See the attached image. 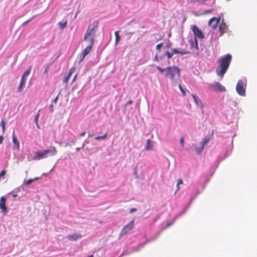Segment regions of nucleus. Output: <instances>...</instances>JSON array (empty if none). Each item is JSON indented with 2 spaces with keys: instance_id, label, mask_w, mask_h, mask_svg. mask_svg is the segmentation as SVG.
<instances>
[{
  "instance_id": "1",
  "label": "nucleus",
  "mask_w": 257,
  "mask_h": 257,
  "mask_svg": "<svg viewBox=\"0 0 257 257\" xmlns=\"http://www.w3.org/2000/svg\"><path fill=\"white\" fill-rule=\"evenodd\" d=\"M94 27L90 28L89 27L84 36V42L85 43L86 47L83 51L82 55L80 58V61H82L85 56L90 52L94 44Z\"/></svg>"
},
{
  "instance_id": "2",
  "label": "nucleus",
  "mask_w": 257,
  "mask_h": 257,
  "mask_svg": "<svg viewBox=\"0 0 257 257\" xmlns=\"http://www.w3.org/2000/svg\"><path fill=\"white\" fill-rule=\"evenodd\" d=\"M231 59V55L230 54H227L221 57L218 61V67L216 69V73L218 76L221 78L223 77L229 68Z\"/></svg>"
},
{
  "instance_id": "3",
  "label": "nucleus",
  "mask_w": 257,
  "mask_h": 257,
  "mask_svg": "<svg viewBox=\"0 0 257 257\" xmlns=\"http://www.w3.org/2000/svg\"><path fill=\"white\" fill-rule=\"evenodd\" d=\"M176 75H180V69L177 66H173L167 67L166 76H169L172 80H174Z\"/></svg>"
},
{
  "instance_id": "4",
  "label": "nucleus",
  "mask_w": 257,
  "mask_h": 257,
  "mask_svg": "<svg viewBox=\"0 0 257 257\" xmlns=\"http://www.w3.org/2000/svg\"><path fill=\"white\" fill-rule=\"evenodd\" d=\"M171 51V52L167 51L165 53V55L167 56V57L168 59H171L174 54H179L180 55H185V54L189 53V51H188L185 49H183L181 51H179L177 49L174 48V49H172Z\"/></svg>"
},
{
  "instance_id": "5",
  "label": "nucleus",
  "mask_w": 257,
  "mask_h": 257,
  "mask_svg": "<svg viewBox=\"0 0 257 257\" xmlns=\"http://www.w3.org/2000/svg\"><path fill=\"white\" fill-rule=\"evenodd\" d=\"M135 220H132L128 224L125 225L121 230L120 235L121 236L127 234L134 227Z\"/></svg>"
},
{
  "instance_id": "6",
  "label": "nucleus",
  "mask_w": 257,
  "mask_h": 257,
  "mask_svg": "<svg viewBox=\"0 0 257 257\" xmlns=\"http://www.w3.org/2000/svg\"><path fill=\"white\" fill-rule=\"evenodd\" d=\"M237 92L241 96L245 95V90L243 87V82L241 80H239L236 86Z\"/></svg>"
},
{
  "instance_id": "7",
  "label": "nucleus",
  "mask_w": 257,
  "mask_h": 257,
  "mask_svg": "<svg viewBox=\"0 0 257 257\" xmlns=\"http://www.w3.org/2000/svg\"><path fill=\"white\" fill-rule=\"evenodd\" d=\"M192 30L195 36V38L196 39V38H198L199 39H203L204 38V35L202 32L196 25L193 26Z\"/></svg>"
},
{
  "instance_id": "8",
  "label": "nucleus",
  "mask_w": 257,
  "mask_h": 257,
  "mask_svg": "<svg viewBox=\"0 0 257 257\" xmlns=\"http://www.w3.org/2000/svg\"><path fill=\"white\" fill-rule=\"evenodd\" d=\"M0 208L2 209V213L4 214L7 213L6 199L4 196H2L0 198Z\"/></svg>"
},
{
  "instance_id": "9",
  "label": "nucleus",
  "mask_w": 257,
  "mask_h": 257,
  "mask_svg": "<svg viewBox=\"0 0 257 257\" xmlns=\"http://www.w3.org/2000/svg\"><path fill=\"white\" fill-rule=\"evenodd\" d=\"M214 90H218L219 91H225V88L222 86L220 83L218 82H215L214 84H211L210 86Z\"/></svg>"
},
{
  "instance_id": "10",
  "label": "nucleus",
  "mask_w": 257,
  "mask_h": 257,
  "mask_svg": "<svg viewBox=\"0 0 257 257\" xmlns=\"http://www.w3.org/2000/svg\"><path fill=\"white\" fill-rule=\"evenodd\" d=\"M219 21V18L213 17L210 19L208 24L213 29H215Z\"/></svg>"
},
{
  "instance_id": "11",
  "label": "nucleus",
  "mask_w": 257,
  "mask_h": 257,
  "mask_svg": "<svg viewBox=\"0 0 257 257\" xmlns=\"http://www.w3.org/2000/svg\"><path fill=\"white\" fill-rule=\"evenodd\" d=\"M48 157V155L46 154L44 151L41 152H37L34 156V159L41 160Z\"/></svg>"
},
{
  "instance_id": "12",
  "label": "nucleus",
  "mask_w": 257,
  "mask_h": 257,
  "mask_svg": "<svg viewBox=\"0 0 257 257\" xmlns=\"http://www.w3.org/2000/svg\"><path fill=\"white\" fill-rule=\"evenodd\" d=\"M44 151L48 155V157L55 156L57 153V149L55 147H51L50 149L46 150Z\"/></svg>"
},
{
  "instance_id": "13",
  "label": "nucleus",
  "mask_w": 257,
  "mask_h": 257,
  "mask_svg": "<svg viewBox=\"0 0 257 257\" xmlns=\"http://www.w3.org/2000/svg\"><path fill=\"white\" fill-rule=\"evenodd\" d=\"M210 141V138L208 137H206L204 138V139L203 140V141L201 142V147L199 150H198V149H196L198 151V153H200L202 152V151L203 150L204 147L205 145L209 142Z\"/></svg>"
},
{
  "instance_id": "14",
  "label": "nucleus",
  "mask_w": 257,
  "mask_h": 257,
  "mask_svg": "<svg viewBox=\"0 0 257 257\" xmlns=\"http://www.w3.org/2000/svg\"><path fill=\"white\" fill-rule=\"evenodd\" d=\"M12 137H13V142L14 144V148H15L18 150H19V148H20V144L17 139V137L15 136L14 131H13Z\"/></svg>"
},
{
  "instance_id": "15",
  "label": "nucleus",
  "mask_w": 257,
  "mask_h": 257,
  "mask_svg": "<svg viewBox=\"0 0 257 257\" xmlns=\"http://www.w3.org/2000/svg\"><path fill=\"white\" fill-rule=\"evenodd\" d=\"M219 29L221 33V35H222L226 32L227 29V26L225 23L222 21L219 27Z\"/></svg>"
},
{
  "instance_id": "16",
  "label": "nucleus",
  "mask_w": 257,
  "mask_h": 257,
  "mask_svg": "<svg viewBox=\"0 0 257 257\" xmlns=\"http://www.w3.org/2000/svg\"><path fill=\"white\" fill-rule=\"evenodd\" d=\"M189 43L190 44L191 47L192 48H196L197 50H198V41L196 38L194 40L190 39L189 40Z\"/></svg>"
},
{
  "instance_id": "17",
  "label": "nucleus",
  "mask_w": 257,
  "mask_h": 257,
  "mask_svg": "<svg viewBox=\"0 0 257 257\" xmlns=\"http://www.w3.org/2000/svg\"><path fill=\"white\" fill-rule=\"evenodd\" d=\"M81 237V235L78 233H75L68 236V238L70 240H76Z\"/></svg>"
},
{
  "instance_id": "18",
  "label": "nucleus",
  "mask_w": 257,
  "mask_h": 257,
  "mask_svg": "<svg viewBox=\"0 0 257 257\" xmlns=\"http://www.w3.org/2000/svg\"><path fill=\"white\" fill-rule=\"evenodd\" d=\"M192 97L196 102V104L198 106L202 107V103L201 102V101L199 99V98L198 97V96L196 95L193 94Z\"/></svg>"
},
{
  "instance_id": "19",
  "label": "nucleus",
  "mask_w": 257,
  "mask_h": 257,
  "mask_svg": "<svg viewBox=\"0 0 257 257\" xmlns=\"http://www.w3.org/2000/svg\"><path fill=\"white\" fill-rule=\"evenodd\" d=\"M153 145L152 144L150 140H148L147 141V144L145 147V149L147 151L151 150L153 149Z\"/></svg>"
},
{
  "instance_id": "20",
  "label": "nucleus",
  "mask_w": 257,
  "mask_h": 257,
  "mask_svg": "<svg viewBox=\"0 0 257 257\" xmlns=\"http://www.w3.org/2000/svg\"><path fill=\"white\" fill-rule=\"evenodd\" d=\"M25 83L26 82H23V81H20L19 87L18 88V90L19 92H21L23 90V89L24 87Z\"/></svg>"
},
{
  "instance_id": "21",
  "label": "nucleus",
  "mask_w": 257,
  "mask_h": 257,
  "mask_svg": "<svg viewBox=\"0 0 257 257\" xmlns=\"http://www.w3.org/2000/svg\"><path fill=\"white\" fill-rule=\"evenodd\" d=\"M119 31H115L114 33L115 37V44H117V43L120 41V36L119 35Z\"/></svg>"
},
{
  "instance_id": "22",
  "label": "nucleus",
  "mask_w": 257,
  "mask_h": 257,
  "mask_svg": "<svg viewBox=\"0 0 257 257\" xmlns=\"http://www.w3.org/2000/svg\"><path fill=\"white\" fill-rule=\"evenodd\" d=\"M58 25L60 26V28L61 29H63L66 27L67 25V21L64 22H59Z\"/></svg>"
},
{
  "instance_id": "23",
  "label": "nucleus",
  "mask_w": 257,
  "mask_h": 257,
  "mask_svg": "<svg viewBox=\"0 0 257 257\" xmlns=\"http://www.w3.org/2000/svg\"><path fill=\"white\" fill-rule=\"evenodd\" d=\"M5 124H6L5 120L4 119H2L1 121L0 122V125L2 127L3 133H4L5 131Z\"/></svg>"
},
{
  "instance_id": "24",
  "label": "nucleus",
  "mask_w": 257,
  "mask_h": 257,
  "mask_svg": "<svg viewBox=\"0 0 257 257\" xmlns=\"http://www.w3.org/2000/svg\"><path fill=\"white\" fill-rule=\"evenodd\" d=\"M31 69H32V66L29 67V68L26 71H25V72L24 73L23 75L26 77L27 76H28L30 73Z\"/></svg>"
},
{
  "instance_id": "25",
  "label": "nucleus",
  "mask_w": 257,
  "mask_h": 257,
  "mask_svg": "<svg viewBox=\"0 0 257 257\" xmlns=\"http://www.w3.org/2000/svg\"><path fill=\"white\" fill-rule=\"evenodd\" d=\"M70 77V74H67V75H65L63 78V82L64 83H67Z\"/></svg>"
},
{
  "instance_id": "26",
  "label": "nucleus",
  "mask_w": 257,
  "mask_h": 257,
  "mask_svg": "<svg viewBox=\"0 0 257 257\" xmlns=\"http://www.w3.org/2000/svg\"><path fill=\"white\" fill-rule=\"evenodd\" d=\"M156 69L159 71L160 73H163L165 71H167V67L165 68H162L159 66H156Z\"/></svg>"
},
{
  "instance_id": "27",
  "label": "nucleus",
  "mask_w": 257,
  "mask_h": 257,
  "mask_svg": "<svg viewBox=\"0 0 257 257\" xmlns=\"http://www.w3.org/2000/svg\"><path fill=\"white\" fill-rule=\"evenodd\" d=\"M183 183V181L181 179H179L178 180V182H177V190H178L180 189V187H179V185L180 184H182Z\"/></svg>"
},
{
  "instance_id": "28",
  "label": "nucleus",
  "mask_w": 257,
  "mask_h": 257,
  "mask_svg": "<svg viewBox=\"0 0 257 257\" xmlns=\"http://www.w3.org/2000/svg\"><path fill=\"white\" fill-rule=\"evenodd\" d=\"M163 43H160V44L157 45V46H156V49L158 51H160V50L161 49V48L163 46Z\"/></svg>"
},
{
  "instance_id": "29",
  "label": "nucleus",
  "mask_w": 257,
  "mask_h": 257,
  "mask_svg": "<svg viewBox=\"0 0 257 257\" xmlns=\"http://www.w3.org/2000/svg\"><path fill=\"white\" fill-rule=\"evenodd\" d=\"M38 178H35L34 179V180H36ZM34 180V179H28L25 183L26 185H29Z\"/></svg>"
},
{
  "instance_id": "30",
  "label": "nucleus",
  "mask_w": 257,
  "mask_h": 257,
  "mask_svg": "<svg viewBox=\"0 0 257 257\" xmlns=\"http://www.w3.org/2000/svg\"><path fill=\"white\" fill-rule=\"evenodd\" d=\"M179 88L180 90H181V91L182 92V93H183V95H186V92L184 90V89H183V88H182V87L181 84L179 85Z\"/></svg>"
},
{
  "instance_id": "31",
  "label": "nucleus",
  "mask_w": 257,
  "mask_h": 257,
  "mask_svg": "<svg viewBox=\"0 0 257 257\" xmlns=\"http://www.w3.org/2000/svg\"><path fill=\"white\" fill-rule=\"evenodd\" d=\"M39 116V113H37V114L35 116V123L37 125V127H38V128H39V126L38 124V119Z\"/></svg>"
},
{
  "instance_id": "32",
  "label": "nucleus",
  "mask_w": 257,
  "mask_h": 257,
  "mask_svg": "<svg viewBox=\"0 0 257 257\" xmlns=\"http://www.w3.org/2000/svg\"><path fill=\"white\" fill-rule=\"evenodd\" d=\"M106 135H107V133H105V134L102 136H97V140L103 139L105 138Z\"/></svg>"
},
{
  "instance_id": "33",
  "label": "nucleus",
  "mask_w": 257,
  "mask_h": 257,
  "mask_svg": "<svg viewBox=\"0 0 257 257\" xmlns=\"http://www.w3.org/2000/svg\"><path fill=\"white\" fill-rule=\"evenodd\" d=\"M184 139L183 137H181L180 139V142L181 144L182 147H184Z\"/></svg>"
},
{
  "instance_id": "34",
  "label": "nucleus",
  "mask_w": 257,
  "mask_h": 257,
  "mask_svg": "<svg viewBox=\"0 0 257 257\" xmlns=\"http://www.w3.org/2000/svg\"><path fill=\"white\" fill-rule=\"evenodd\" d=\"M74 70V68H71L69 69V72L68 73V74H70V76H71V75L72 74L73 71Z\"/></svg>"
},
{
  "instance_id": "35",
  "label": "nucleus",
  "mask_w": 257,
  "mask_h": 257,
  "mask_svg": "<svg viewBox=\"0 0 257 257\" xmlns=\"http://www.w3.org/2000/svg\"><path fill=\"white\" fill-rule=\"evenodd\" d=\"M5 174H6V170H2L0 173V177L4 176Z\"/></svg>"
},
{
  "instance_id": "36",
  "label": "nucleus",
  "mask_w": 257,
  "mask_h": 257,
  "mask_svg": "<svg viewBox=\"0 0 257 257\" xmlns=\"http://www.w3.org/2000/svg\"><path fill=\"white\" fill-rule=\"evenodd\" d=\"M26 76H25V75H24L23 74L20 81H23V82H26Z\"/></svg>"
},
{
  "instance_id": "37",
  "label": "nucleus",
  "mask_w": 257,
  "mask_h": 257,
  "mask_svg": "<svg viewBox=\"0 0 257 257\" xmlns=\"http://www.w3.org/2000/svg\"><path fill=\"white\" fill-rule=\"evenodd\" d=\"M137 210V209L136 208H132L130 209V213H133L135 211H136Z\"/></svg>"
},
{
  "instance_id": "38",
  "label": "nucleus",
  "mask_w": 257,
  "mask_h": 257,
  "mask_svg": "<svg viewBox=\"0 0 257 257\" xmlns=\"http://www.w3.org/2000/svg\"><path fill=\"white\" fill-rule=\"evenodd\" d=\"M58 99V95H57V96H56V97L53 99V102L55 103H56Z\"/></svg>"
},
{
  "instance_id": "39",
  "label": "nucleus",
  "mask_w": 257,
  "mask_h": 257,
  "mask_svg": "<svg viewBox=\"0 0 257 257\" xmlns=\"http://www.w3.org/2000/svg\"><path fill=\"white\" fill-rule=\"evenodd\" d=\"M133 103V101L131 100H128L126 103L125 105H130Z\"/></svg>"
},
{
  "instance_id": "40",
  "label": "nucleus",
  "mask_w": 257,
  "mask_h": 257,
  "mask_svg": "<svg viewBox=\"0 0 257 257\" xmlns=\"http://www.w3.org/2000/svg\"><path fill=\"white\" fill-rule=\"evenodd\" d=\"M3 140H4L3 137L2 136H0V144L3 143Z\"/></svg>"
},
{
  "instance_id": "41",
  "label": "nucleus",
  "mask_w": 257,
  "mask_h": 257,
  "mask_svg": "<svg viewBox=\"0 0 257 257\" xmlns=\"http://www.w3.org/2000/svg\"><path fill=\"white\" fill-rule=\"evenodd\" d=\"M172 46V44L171 43H169L168 44L166 45V47L168 48H169L171 47Z\"/></svg>"
},
{
  "instance_id": "42",
  "label": "nucleus",
  "mask_w": 257,
  "mask_h": 257,
  "mask_svg": "<svg viewBox=\"0 0 257 257\" xmlns=\"http://www.w3.org/2000/svg\"><path fill=\"white\" fill-rule=\"evenodd\" d=\"M30 20H31V19H29V20H27V21H26L25 22H24V23H23V25H26V24L27 23H28Z\"/></svg>"
},
{
  "instance_id": "43",
  "label": "nucleus",
  "mask_w": 257,
  "mask_h": 257,
  "mask_svg": "<svg viewBox=\"0 0 257 257\" xmlns=\"http://www.w3.org/2000/svg\"><path fill=\"white\" fill-rule=\"evenodd\" d=\"M85 134V133L83 132V133H82L80 134V136L82 137V136H84Z\"/></svg>"
},
{
  "instance_id": "44",
  "label": "nucleus",
  "mask_w": 257,
  "mask_h": 257,
  "mask_svg": "<svg viewBox=\"0 0 257 257\" xmlns=\"http://www.w3.org/2000/svg\"><path fill=\"white\" fill-rule=\"evenodd\" d=\"M76 76H77V75H75L74 76V78H73V80H72V82L74 81V80H75V79H76Z\"/></svg>"
},
{
  "instance_id": "45",
  "label": "nucleus",
  "mask_w": 257,
  "mask_h": 257,
  "mask_svg": "<svg viewBox=\"0 0 257 257\" xmlns=\"http://www.w3.org/2000/svg\"><path fill=\"white\" fill-rule=\"evenodd\" d=\"M172 224V222L168 223L167 224V226L168 227V226H169L170 225H171Z\"/></svg>"
},
{
  "instance_id": "46",
  "label": "nucleus",
  "mask_w": 257,
  "mask_h": 257,
  "mask_svg": "<svg viewBox=\"0 0 257 257\" xmlns=\"http://www.w3.org/2000/svg\"><path fill=\"white\" fill-rule=\"evenodd\" d=\"M155 59L156 61H158V58L157 56H156V57L155 58Z\"/></svg>"
},
{
  "instance_id": "47",
  "label": "nucleus",
  "mask_w": 257,
  "mask_h": 257,
  "mask_svg": "<svg viewBox=\"0 0 257 257\" xmlns=\"http://www.w3.org/2000/svg\"><path fill=\"white\" fill-rule=\"evenodd\" d=\"M211 11H212L211 10H209L207 11L206 12V13H210Z\"/></svg>"
},
{
  "instance_id": "48",
  "label": "nucleus",
  "mask_w": 257,
  "mask_h": 257,
  "mask_svg": "<svg viewBox=\"0 0 257 257\" xmlns=\"http://www.w3.org/2000/svg\"><path fill=\"white\" fill-rule=\"evenodd\" d=\"M88 257H93V255H90L88 256Z\"/></svg>"
},
{
  "instance_id": "49",
  "label": "nucleus",
  "mask_w": 257,
  "mask_h": 257,
  "mask_svg": "<svg viewBox=\"0 0 257 257\" xmlns=\"http://www.w3.org/2000/svg\"><path fill=\"white\" fill-rule=\"evenodd\" d=\"M76 151H79V148H76Z\"/></svg>"
},
{
  "instance_id": "50",
  "label": "nucleus",
  "mask_w": 257,
  "mask_h": 257,
  "mask_svg": "<svg viewBox=\"0 0 257 257\" xmlns=\"http://www.w3.org/2000/svg\"><path fill=\"white\" fill-rule=\"evenodd\" d=\"M17 196V195H15V194L13 195V196H14V197H16Z\"/></svg>"
},
{
  "instance_id": "51",
  "label": "nucleus",
  "mask_w": 257,
  "mask_h": 257,
  "mask_svg": "<svg viewBox=\"0 0 257 257\" xmlns=\"http://www.w3.org/2000/svg\"><path fill=\"white\" fill-rule=\"evenodd\" d=\"M45 72L47 73V70L46 69L45 70Z\"/></svg>"
}]
</instances>
